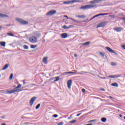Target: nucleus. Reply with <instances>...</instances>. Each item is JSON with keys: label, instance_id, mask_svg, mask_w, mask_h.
<instances>
[{"label": "nucleus", "instance_id": "nucleus-1", "mask_svg": "<svg viewBox=\"0 0 125 125\" xmlns=\"http://www.w3.org/2000/svg\"><path fill=\"white\" fill-rule=\"evenodd\" d=\"M21 89H17L15 90H9L7 91L5 93L6 94H11V93H15V92H19V91H21Z\"/></svg>", "mask_w": 125, "mask_h": 125}, {"label": "nucleus", "instance_id": "nucleus-2", "mask_svg": "<svg viewBox=\"0 0 125 125\" xmlns=\"http://www.w3.org/2000/svg\"><path fill=\"white\" fill-rule=\"evenodd\" d=\"M17 21H18V22H19L20 23H21V24H22V25H27V24L29 23L28 21L20 19H17Z\"/></svg>", "mask_w": 125, "mask_h": 125}, {"label": "nucleus", "instance_id": "nucleus-3", "mask_svg": "<svg viewBox=\"0 0 125 125\" xmlns=\"http://www.w3.org/2000/svg\"><path fill=\"white\" fill-rule=\"evenodd\" d=\"M107 23H108V21H105L103 22H101L97 26V28H101V27H105V26H106Z\"/></svg>", "mask_w": 125, "mask_h": 125}, {"label": "nucleus", "instance_id": "nucleus-4", "mask_svg": "<svg viewBox=\"0 0 125 125\" xmlns=\"http://www.w3.org/2000/svg\"><path fill=\"white\" fill-rule=\"evenodd\" d=\"M37 39L35 37H31L29 38V41L30 42H32L33 43H35V42H37Z\"/></svg>", "mask_w": 125, "mask_h": 125}, {"label": "nucleus", "instance_id": "nucleus-5", "mask_svg": "<svg viewBox=\"0 0 125 125\" xmlns=\"http://www.w3.org/2000/svg\"><path fill=\"white\" fill-rule=\"evenodd\" d=\"M36 99H37V97H34L32 98H31V99L29 101V104H30V107H32V106H33V104H34V102L36 101Z\"/></svg>", "mask_w": 125, "mask_h": 125}, {"label": "nucleus", "instance_id": "nucleus-6", "mask_svg": "<svg viewBox=\"0 0 125 125\" xmlns=\"http://www.w3.org/2000/svg\"><path fill=\"white\" fill-rule=\"evenodd\" d=\"M56 13V10H52L48 12L46 14L47 16L48 15H53V14H55Z\"/></svg>", "mask_w": 125, "mask_h": 125}, {"label": "nucleus", "instance_id": "nucleus-7", "mask_svg": "<svg viewBox=\"0 0 125 125\" xmlns=\"http://www.w3.org/2000/svg\"><path fill=\"white\" fill-rule=\"evenodd\" d=\"M105 48L106 49V50L109 51V52H110V53H114V54H115L116 55H117V53H116V52H115V51H114L113 49H112L111 48L109 47H106Z\"/></svg>", "mask_w": 125, "mask_h": 125}, {"label": "nucleus", "instance_id": "nucleus-8", "mask_svg": "<svg viewBox=\"0 0 125 125\" xmlns=\"http://www.w3.org/2000/svg\"><path fill=\"white\" fill-rule=\"evenodd\" d=\"M114 31H116V32H122V31H124V28L119 27H115L113 29Z\"/></svg>", "mask_w": 125, "mask_h": 125}, {"label": "nucleus", "instance_id": "nucleus-9", "mask_svg": "<svg viewBox=\"0 0 125 125\" xmlns=\"http://www.w3.org/2000/svg\"><path fill=\"white\" fill-rule=\"evenodd\" d=\"M101 0H94L90 2V4H95V3H99Z\"/></svg>", "mask_w": 125, "mask_h": 125}, {"label": "nucleus", "instance_id": "nucleus-10", "mask_svg": "<svg viewBox=\"0 0 125 125\" xmlns=\"http://www.w3.org/2000/svg\"><path fill=\"white\" fill-rule=\"evenodd\" d=\"M88 6V9L89 8H96V7H97V5L96 4H89L87 5Z\"/></svg>", "mask_w": 125, "mask_h": 125}, {"label": "nucleus", "instance_id": "nucleus-11", "mask_svg": "<svg viewBox=\"0 0 125 125\" xmlns=\"http://www.w3.org/2000/svg\"><path fill=\"white\" fill-rule=\"evenodd\" d=\"M72 80H69L67 82V87H68L69 89L71 88V86L72 85Z\"/></svg>", "mask_w": 125, "mask_h": 125}, {"label": "nucleus", "instance_id": "nucleus-12", "mask_svg": "<svg viewBox=\"0 0 125 125\" xmlns=\"http://www.w3.org/2000/svg\"><path fill=\"white\" fill-rule=\"evenodd\" d=\"M104 15H108L107 13L99 14L93 17V18L98 17V16H104Z\"/></svg>", "mask_w": 125, "mask_h": 125}, {"label": "nucleus", "instance_id": "nucleus-13", "mask_svg": "<svg viewBox=\"0 0 125 125\" xmlns=\"http://www.w3.org/2000/svg\"><path fill=\"white\" fill-rule=\"evenodd\" d=\"M61 37L62 39H66V38L68 37V34L66 33H62L61 35Z\"/></svg>", "mask_w": 125, "mask_h": 125}, {"label": "nucleus", "instance_id": "nucleus-14", "mask_svg": "<svg viewBox=\"0 0 125 125\" xmlns=\"http://www.w3.org/2000/svg\"><path fill=\"white\" fill-rule=\"evenodd\" d=\"M121 77V75H109L108 76V78H112V79H114L115 78H120Z\"/></svg>", "mask_w": 125, "mask_h": 125}, {"label": "nucleus", "instance_id": "nucleus-15", "mask_svg": "<svg viewBox=\"0 0 125 125\" xmlns=\"http://www.w3.org/2000/svg\"><path fill=\"white\" fill-rule=\"evenodd\" d=\"M0 17L1 18H5L8 17V16L4 14L0 13Z\"/></svg>", "mask_w": 125, "mask_h": 125}, {"label": "nucleus", "instance_id": "nucleus-16", "mask_svg": "<svg viewBox=\"0 0 125 125\" xmlns=\"http://www.w3.org/2000/svg\"><path fill=\"white\" fill-rule=\"evenodd\" d=\"M61 1L60 2H63V4H70V3H72L71 0V1Z\"/></svg>", "mask_w": 125, "mask_h": 125}, {"label": "nucleus", "instance_id": "nucleus-17", "mask_svg": "<svg viewBox=\"0 0 125 125\" xmlns=\"http://www.w3.org/2000/svg\"><path fill=\"white\" fill-rule=\"evenodd\" d=\"M80 9H88L87 5H85L84 6H82L80 8Z\"/></svg>", "mask_w": 125, "mask_h": 125}, {"label": "nucleus", "instance_id": "nucleus-18", "mask_svg": "<svg viewBox=\"0 0 125 125\" xmlns=\"http://www.w3.org/2000/svg\"><path fill=\"white\" fill-rule=\"evenodd\" d=\"M42 62L45 64H47V57H45L43 58Z\"/></svg>", "mask_w": 125, "mask_h": 125}, {"label": "nucleus", "instance_id": "nucleus-19", "mask_svg": "<svg viewBox=\"0 0 125 125\" xmlns=\"http://www.w3.org/2000/svg\"><path fill=\"white\" fill-rule=\"evenodd\" d=\"M71 27H73V25H69V26H67L66 25H63L62 26V29H70Z\"/></svg>", "mask_w": 125, "mask_h": 125}, {"label": "nucleus", "instance_id": "nucleus-20", "mask_svg": "<svg viewBox=\"0 0 125 125\" xmlns=\"http://www.w3.org/2000/svg\"><path fill=\"white\" fill-rule=\"evenodd\" d=\"M89 43H90V42H86L83 43L82 44L84 46H87V45H89Z\"/></svg>", "mask_w": 125, "mask_h": 125}, {"label": "nucleus", "instance_id": "nucleus-21", "mask_svg": "<svg viewBox=\"0 0 125 125\" xmlns=\"http://www.w3.org/2000/svg\"><path fill=\"white\" fill-rule=\"evenodd\" d=\"M0 44L1 46H3V47H5V42H0Z\"/></svg>", "mask_w": 125, "mask_h": 125}, {"label": "nucleus", "instance_id": "nucleus-22", "mask_svg": "<svg viewBox=\"0 0 125 125\" xmlns=\"http://www.w3.org/2000/svg\"><path fill=\"white\" fill-rule=\"evenodd\" d=\"M9 65V64H6L2 68V70H6L7 68H8V66Z\"/></svg>", "mask_w": 125, "mask_h": 125}, {"label": "nucleus", "instance_id": "nucleus-23", "mask_svg": "<svg viewBox=\"0 0 125 125\" xmlns=\"http://www.w3.org/2000/svg\"><path fill=\"white\" fill-rule=\"evenodd\" d=\"M77 17H78V18H81L82 19H84L86 16L84 15H79L77 16Z\"/></svg>", "mask_w": 125, "mask_h": 125}, {"label": "nucleus", "instance_id": "nucleus-24", "mask_svg": "<svg viewBox=\"0 0 125 125\" xmlns=\"http://www.w3.org/2000/svg\"><path fill=\"white\" fill-rule=\"evenodd\" d=\"M112 86H116V87H118L119 86V85L118 84V83H114L111 84Z\"/></svg>", "mask_w": 125, "mask_h": 125}, {"label": "nucleus", "instance_id": "nucleus-25", "mask_svg": "<svg viewBox=\"0 0 125 125\" xmlns=\"http://www.w3.org/2000/svg\"><path fill=\"white\" fill-rule=\"evenodd\" d=\"M101 121L103 123H105L106 121H107V119L105 117H103L101 119Z\"/></svg>", "mask_w": 125, "mask_h": 125}, {"label": "nucleus", "instance_id": "nucleus-26", "mask_svg": "<svg viewBox=\"0 0 125 125\" xmlns=\"http://www.w3.org/2000/svg\"><path fill=\"white\" fill-rule=\"evenodd\" d=\"M74 2H81V0H71V3Z\"/></svg>", "mask_w": 125, "mask_h": 125}, {"label": "nucleus", "instance_id": "nucleus-27", "mask_svg": "<svg viewBox=\"0 0 125 125\" xmlns=\"http://www.w3.org/2000/svg\"><path fill=\"white\" fill-rule=\"evenodd\" d=\"M100 55H101V56H102V57H103L104 59L106 58V57L105 58L104 57V56H105V53H104L100 52Z\"/></svg>", "mask_w": 125, "mask_h": 125}, {"label": "nucleus", "instance_id": "nucleus-28", "mask_svg": "<svg viewBox=\"0 0 125 125\" xmlns=\"http://www.w3.org/2000/svg\"><path fill=\"white\" fill-rule=\"evenodd\" d=\"M71 72H66L62 73L63 76H65L66 75H68L69 74H71Z\"/></svg>", "mask_w": 125, "mask_h": 125}, {"label": "nucleus", "instance_id": "nucleus-29", "mask_svg": "<svg viewBox=\"0 0 125 125\" xmlns=\"http://www.w3.org/2000/svg\"><path fill=\"white\" fill-rule=\"evenodd\" d=\"M56 80H54V82H58V81H59V80H60V77H55Z\"/></svg>", "mask_w": 125, "mask_h": 125}, {"label": "nucleus", "instance_id": "nucleus-30", "mask_svg": "<svg viewBox=\"0 0 125 125\" xmlns=\"http://www.w3.org/2000/svg\"><path fill=\"white\" fill-rule=\"evenodd\" d=\"M23 47L24 49H28L29 48V46H28L27 45H24L23 46Z\"/></svg>", "mask_w": 125, "mask_h": 125}, {"label": "nucleus", "instance_id": "nucleus-31", "mask_svg": "<svg viewBox=\"0 0 125 125\" xmlns=\"http://www.w3.org/2000/svg\"><path fill=\"white\" fill-rule=\"evenodd\" d=\"M97 120L94 119V120L89 121L88 123H93V122H97Z\"/></svg>", "mask_w": 125, "mask_h": 125}, {"label": "nucleus", "instance_id": "nucleus-32", "mask_svg": "<svg viewBox=\"0 0 125 125\" xmlns=\"http://www.w3.org/2000/svg\"><path fill=\"white\" fill-rule=\"evenodd\" d=\"M76 122H77V120H74L70 121L69 123H70V124H75V123H76Z\"/></svg>", "mask_w": 125, "mask_h": 125}, {"label": "nucleus", "instance_id": "nucleus-33", "mask_svg": "<svg viewBox=\"0 0 125 125\" xmlns=\"http://www.w3.org/2000/svg\"><path fill=\"white\" fill-rule=\"evenodd\" d=\"M40 106H41V104H37L35 107L36 110H38V109H39V108H40Z\"/></svg>", "mask_w": 125, "mask_h": 125}, {"label": "nucleus", "instance_id": "nucleus-34", "mask_svg": "<svg viewBox=\"0 0 125 125\" xmlns=\"http://www.w3.org/2000/svg\"><path fill=\"white\" fill-rule=\"evenodd\" d=\"M7 35L11 37H14V35H13V34H12L11 33H7Z\"/></svg>", "mask_w": 125, "mask_h": 125}, {"label": "nucleus", "instance_id": "nucleus-35", "mask_svg": "<svg viewBox=\"0 0 125 125\" xmlns=\"http://www.w3.org/2000/svg\"><path fill=\"white\" fill-rule=\"evenodd\" d=\"M12 78H13V73L11 74V75L10 76L9 79L10 80H12Z\"/></svg>", "mask_w": 125, "mask_h": 125}, {"label": "nucleus", "instance_id": "nucleus-36", "mask_svg": "<svg viewBox=\"0 0 125 125\" xmlns=\"http://www.w3.org/2000/svg\"><path fill=\"white\" fill-rule=\"evenodd\" d=\"M20 87H21V84H19L15 88L18 89V88H20Z\"/></svg>", "mask_w": 125, "mask_h": 125}, {"label": "nucleus", "instance_id": "nucleus-37", "mask_svg": "<svg viewBox=\"0 0 125 125\" xmlns=\"http://www.w3.org/2000/svg\"><path fill=\"white\" fill-rule=\"evenodd\" d=\"M63 122H59L57 124V125H63Z\"/></svg>", "mask_w": 125, "mask_h": 125}, {"label": "nucleus", "instance_id": "nucleus-38", "mask_svg": "<svg viewBox=\"0 0 125 125\" xmlns=\"http://www.w3.org/2000/svg\"><path fill=\"white\" fill-rule=\"evenodd\" d=\"M111 65H112V66H116V63L115 62H111Z\"/></svg>", "mask_w": 125, "mask_h": 125}, {"label": "nucleus", "instance_id": "nucleus-39", "mask_svg": "<svg viewBox=\"0 0 125 125\" xmlns=\"http://www.w3.org/2000/svg\"><path fill=\"white\" fill-rule=\"evenodd\" d=\"M70 19H71V20H72V21H74V22H78V21H76V20L74 19L70 18Z\"/></svg>", "mask_w": 125, "mask_h": 125}, {"label": "nucleus", "instance_id": "nucleus-40", "mask_svg": "<svg viewBox=\"0 0 125 125\" xmlns=\"http://www.w3.org/2000/svg\"><path fill=\"white\" fill-rule=\"evenodd\" d=\"M30 47H31V48H33V49H34V48H35V45H33V44H31V45H30Z\"/></svg>", "mask_w": 125, "mask_h": 125}, {"label": "nucleus", "instance_id": "nucleus-41", "mask_svg": "<svg viewBox=\"0 0 125 125\" xmlns=\"http://www.w3.org/2000/svg\"><path fill=\"white\" fill-rule=\"evenodd\" d=\"M53 117H54V118H57L58 115L57 114H54L53 115Z\"/></svg>", "mask_w": 125, "mask_h": 125}, {"label": "nucleus", "instance_id": "nucleus-42", "mask_svg": "<svg viewBox=\"0 0 125 125\" xmlns=\"http://www.w3.org/2000/svg\"><path fill=\"white\" fill-rule=\"evenodd\" d=\"M82 92H83V93L85 92V89L84 88L82 89Z\"/></svg>", "mask_w": 125, "mask_h": 125}, {"label": "nucleus", "instance_id": "nucleus-43", "mask_svg": "<svg viewBox=\"0 0 125 125\" xmlns=\"http://www.w3.org/2000/svg\"><path fill=\"white\" fill-rule=\"evenodd\" d=\"M122 48H123L124 49H125V45H123L122 46Z\"/></svg>", "mask_w": 125, "mask_h": 125}, {"label": "nucleus", "instance_id": "nucleus-44", "mask_svg": "<svg viewBox=\"0 0 125 125\" xmlns=\"http://www.w3.org/2000/svg\"><path fill=\"white\" fill-rule=\"evenodd\" d=\"M81 115H82V113H79L78 114H77V117H79V116H81Z\"/></svg>", "mask_w": 125, "mask_h": 125}, {"label": "nucleus", "instance_id": "nucleus-45", "mask_svg": "<svg viewBox=\"0 0 125 125\" xmlns=\"http://www.w3.org/2000/svg\"><path fill=\"white\" fill-rule=\"evenodd\" d=\"M64 17H66L67 19H69V17H68L67 15H64Z\"/></svg>", "mask_w": 125, "mask_h": 125}, {"label": "nucleus", "instance_id": "nucleus-46", "mask_svg": "<svg viewBox=\"0 0 125 125\" xmlns=\"http://www.w3.org/2000/svg\"><path fill=\"white\" fill-rule=\"evenodd\" d=\"M109 97V98H111V99H114V98L111 96H110Z\"/></svg>", "mask_w": 125, "mask_h": 125}, {"label": "nucleus", "instance_id": "nucleus-47", "mask_svg": "<svg viewBox=\"0 0 125 125\" xmlns=\"http://www.w3.org/2000/svg\"><path fill=\"white\" fill-rule=\"evenodd\" d=\"M29 123H27V122H25L23 124V125H28Z\"/></svg>", "mask_w": 125, "mask_h": 125}, {"label": "nucleus", "instance_id": "nucleus-48", "mask_svg": "<svg viewBox=\"0 0 125 125\" xmlns=\"http://www.w3.org/2000/svg\"><path fill=\"white\" fill-rule=\"evenodd\" d=\"M119 117H120V118H123V115L122 114H120Z\"/></svg>", "mask_w": 125, "mask_h": 125}, {"label": "nucleus", "instance_id": "nucleus-49", "mask_svg": "<svg viewBox=\"0 0 125 125\" xmlns=\"http://www.w3.org/2000/svg\"><path fill=\"white\" fill-rule=\"evenodd\" d=\"M101 90H102L103 91H105V89L104 88L101 89Z\"/></svg>", "mask_w": 125, "mask_h": 125}, {"label": "nucleus", "instance_id": "nucleus-50", "mask_svg": "<svg viewBox=\"0 0 125 125\" xmlns=\"http://www.w3.org/2000/svg\"><path fill=\"white\" fill-rule=\"evenodd\" d=\"M68 120H71V119H72V118L71 117H68Z\"/></svg>", "mask_w": 125, "mask_h": 125}, {"label": "nucleus", "instance_id": "nucleus-51", "mask_svg": "<svg viewBox=\"0 0 125 125\" xmlns=\"http://www.w3.org/2000/svg\"><path fill=\"white\" fill-rule=\"evenodd\" d=\"M38 47V45H34L35 48H36V47Z\"/></svg>", "mask_w": 125, "mask_h": 125}, {"label": "nucleus", "instance_id": "nucleus-52", "mask_svg": "<svg viewBox=\"0 0 125 125\" xmlns=\"http://www.w3.org/2000/svg\"><path fill=\"white\" fill-rule=\"evenodd\" d=\"M71 74H77V73H76V72H71Z\"/></svg>", "mask_w": 125, "mask_h": 125}, {"label": "nucleus", "instance_id": "nucleus-53", "mask_svg": "<svg viewBox=\"0 0 125 125\" xmlns=\"http://www.w3.org/2000/svg\"><path fill=\"white\" fill-rule=\"evenodd\" d=\"M26 83H25V81H23V84H26Z\"/></svg>", "mask_w": 125, "mask_h": 125}, {"label": "nucleus", "instance_id": "nucleus-54", "mask_svg": "<svg viewBox=\"0 0 125 125\" xmlns=\"http://www.w3.org/2000/svg\"><path fill=\"white\" fill-rule=\"evenodd\" d=\"M82 73H85L86 74H87V72H85V71H83V72H82Z\"/></svg>", "mask_w": 125, "mask_h": 125}, {"label": "nucleus", "instance_id": "nucleus-55", "mask_svg": "<svg viewBox=\"0 0 125 125\" xmlns=\"http://www.w3.org/2000/svg\"><path fill=\"white\" fill-rule=\"evenodd\" d=\"M92 19H94V18H93V17H92V18L90 20V21H91V20H92Z\"/></svg>", "mask_w": 125, "mask_h": 125}, {"label": "nucleus", "instance_id": "nucleus-56", "mask_svg": "<svg viewBox=\"0 0 125 125\" xmlns=\"http://www.w3.org/2000/svg\"><path fill=\"white\" fill-rule=\"evenodd\" d=\"M77 54H74V57H77Z\"/></svg>", "mask_w": 125, "mask_h": 125}, {"label": "nucleus", "instance_id": "nucleus-57", "mask_svg": "<svg viewBox=\"0 0 125 125\" xmlns=\"http://www.w3.org/2000/svg\"><path fill=\"white\" fill-rule=\"evenodd\" d=\"M6 125L5 123H3L1 125Z\"/></svg>", "mask_w": 125, "mask_h": 125}, {"label": "nucleus", "instance_id": "nucleus-58", "mask_svg": "<svg viewBox=\"0 0 125 125\" xmlns=\"http://www.w3.org/2000/svg\"><path fill=\"white\" fill-rule=\"evenodd\" d=\"M102 79H106V78L105 77H103V78H102Z\"/></svg>", "mask_w": 125, "mask_h": 125}, {"label": "nucleus", "instance_id": "nucleus-59", "mask_svg": "<svg viewBox=\"0 0 125 125\" xmlns=\"http://www.w3.org/2000/svg\"><path fill=\"white\" fill-rule=\"evenodd\" d=\"M1 29H2V27L0 26V30H1Z\"/></svg>", "mask_w": 125, "mask_h": 125}, {"label": "nucleus", "instance_id": "nucleus-60", "mask_svg": "<svg viewBox=\"0 0 125 125\" xmlns=\"http://www.w3.org/2000/svg\"><path fill=\"white\" fill-rule=\"evenodd\" d=\"M123 20H125V18H123Z\"/></svg>", "mask_w": 125, "mask_h": 125}, {"label": "nucleus", "instance_id": "nucleus-61", "mask_svg": "<svg viewBox=\"0 0 125 125\" xmlns=\"http://www.w3.org/2000/svg\"><path fill=\"white\" fill-rule=\"evenodd\" d=\"M77 74H82V73H81V72H78L77 73Z\"/></svg>", "mask_w": 125, "mask_h": 125}, {"label": "nucleus", "instance_id": "nucleus-62", "mask_svg": "<svg viewBox=\"0 0 125 125\" xmlns=\"http://www.w3.org/2000/svg\"><path fill=\"white\" fill-rule=\"evenodd\" d=\"M1 119H3V117H1Z\"/></svg>", "mask_w": 125, "mask_h": 125}, {"label": "nucleus", "instance_id": "nucleus-63", "mask_svg": "<svg viewBox=\"0 0 125 125\" xmlns=\"http://www.w3.org/2000/svg\"><path fill=\"white\" fill-rule=\"evenodd\" d=\"M124 120H125V116L124 117Z\"/></svg>", "mask_w": 125, "mask_h": 125}, {"label": "nucleus", "instance_id": "nucleus-64", "mask_svg": "<svg viewBox=\"0 0 125 125\" xmlns=\"http://www.w3.org/2000/svg\"><path fill=\"white\" fill-rule=\"evenodd\" d=\"M124 75V77H125V74H123Z\"/></svg>", "mask_w": 125, "mask_h": 125}]
</instances>
